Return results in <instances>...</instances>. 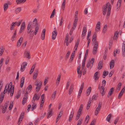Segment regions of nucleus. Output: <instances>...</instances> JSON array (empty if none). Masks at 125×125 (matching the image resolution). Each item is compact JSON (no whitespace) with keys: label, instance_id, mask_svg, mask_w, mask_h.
<instances>
[{"label":"nucleus","instance_id":"obj_21","mask_svg":"<svg viewBox=\"0 0 125 125\" xmlns=\"http://www.w3.org/2000/svg\"><path fill=\"white\" fill-rule=\"evenodd\" d=\"M73 84L71 85L70 86L69 91V94H71L73 92Z\"/></svg>","mask_w":125,"mask_h":125},{"label":"nucleus","instance_id":"obj_43","mask_svg":"<svg viewBox=\"0 0 125 125\" xmlns=\"http://www.w3.org/2000/svg\"><path fill=\"white\" fill-rule=\"evenodd\" d=\"M85 58H84L83 60V61L82 63V69H83L84 67L85 63Z\"/></svg>","mask_w":125,"mask_h":125},{"label":"nucleus","instance_id":"obj_55","mask_svg":"<svg viewBox=\"0 0 125 125\" xmlns=\"http://www.w3.org/2000/svg\"><path fill=\"white\" fill-rule=\"evenodd\" d=\"M13 105V102H11L10 103V106L9 107V109L10 110L12 108Z\"/></svg>","mask_w":125,"mask_h":125},{"label":"nucleus","instance_id":"obj_24","mask_svg":"<svg viewBox=\"0 0 125 125\" xmlns=\"http://www.w3.org/2000/svg\"><path fill=\"white\" fill-rule=\"evenodd\" d=\"M114 89L113 88H112L110 89L109 91V92L107 96L108 97H109L113 94L114 91Z\"/></svg>","mask_w":125,"mask_h":125},{"label":"nucleus","instance_id":"obj_20","mask_svg":"<svg viewBox=\"0 0 125 125\" xmlns=\"http://www.w3.org/2000/svg\"><path fill=\"white\" fill-rule=\"evenodd\" d=\"M16 33L17 31L16 30L14 31L13 34L11 38V39L12 41H13L15 39L16 37Z\"/></svg>","mask_w":125,"mask_h":125},{"label":"nucleus","instance_id":"obj_52","mask_svg":"<svg viewBox=\"0 0 125 125\" xmlns=\"http://www.w3.org/2000/svg\"><path fill=\"white\" fill-rule=\"evenodd\" d=\"M78 20H77V19H74L73 25V27H76V26L77 22L78 21Z\"/></svg>","mask_w":125,"mask_h":125},{"label":"nucleus","instance_id":"obj_5","mask_svg":"<svg viewBox=\"0 0 125 125\" xmlns=\"http://www.w3.org/2000/svg\"><path fill=\"white\" fill-rule=\"evenodd\" d=\"M94 46L93 48V54H95L97 52L98 48V43L96 42L95 44H94Z\"/></svg>","mask_w":125,"mask_h":125},{"label":"nucleus","instance_id":"obj_37","mask_svg":"<svg viewBox=\"0 0 125 125\" xmlns=\"http://www.w3.org/2000/svg\"><path fill=\"white\" fill-rule=\"evenodd\" d=\"M68 34H66V38L64 42H66V45L67 46H68L69 44V42L68 41Z\"/></svg>","mask_w":125,"mask_h":125},{"label":"nucleus","instance_id":"obj_1","mask_svg":"<svg viewBox=\"0 0 125 125\" xmlns=\"http://www.w3.org/2000/svg\"><path fill=\"white\" fill-rule=\"evenodd\" d=\"M14 87H12V83L10 82L9 84H6L5 87L3 92L4 94L7 92L8 94H9L10 92V96H12L14 92Z\"/></svg>","mask_w":125,"mask_h":125},{"label":"nucleus","instance_id":"obj_59","mask_svg":"<svg viewBox=\"0 0 125 125\" xmlns=\"http://www.w3.org/2000/svg\"><path fill=\"white\" fill-rule=\"evenodd\" d=\"M55 9H54L53 10V11H52V12L51 14V16L50 17V18H52L53 17L54 15L55 14Z\"/></svg>","mask_w":125,"mask_h":125},{"label":"nucleus","instance_id":"obj_60","mask_svg":"<svg viewBox=\"0 0 125 125\" xmlns=\"http://www.w3.org/2000/svg\"><path fill=\"white\" fill-rule=\"evenodd\" d=\"M48 78L47 77L45 78V79L44 82V85H45L47 83L48 80Z\"/></svg>","mask_w":125,"mask_h":125},{"label":"nucleus","instance_id":"obj_16","mask_svg":"<svg viewBox=\"0 0 125 125\" xmlns=\"http://www.w3.org/2000/svg\"><path fill=\"white\" fill-rule=\"evenodd\" d=\"M125 87H124L123 88V89H122V90L121 91V92L119 93V94L118 96V99H120L121 98V97L123 95V94L125 91Z\"/></svg>","mask_w":125,"mask_h":125},{"label":"nucleus","instance_id":"obj_25","mask_svg":"<svg viewBox=\"0 0 125 125\" xmlns=\"http://www.w3.org/2000/svg\"><path fill=\"white\" fill-rule=\"evenodd\" d=\"M121 2L122 0H118L117 4V8L116 9L117 11H118L119 9V7L121 5Z\"/></svg>","mask_w":125,"mask_h":125},{"label":"nucleus","instance_id":"obj_57","mask_svg":"<svg viewBox=\"0 0 125 125\" xmlns=\"http://www.w3.org/2000/svg\"><path fill=\"white\" fill-rule=\"evenodd\" d=\"M89 119V115H87L85 119V121H86V122L87 123L88 122Z\"/></svg>","mask_w":125,"mask_h":125},{"label":"nucleus","instance_id":"obj_39","mask_svg":"<svg viewBox=\"0 0 125 125\" xmlns=\"http://www.w3.org/2000/svg\"><path fill=\"white\" fill-rule=\"evenodd\" d=\"M61 77V75H59L56 80L57 82L56 84L57 85H58L59 83V82L60 79Z\"/></svg>","mask_w":125,"mask_h":125},{"label":"nucleus","instance_id":"obj_47","mask_svg":"<svg viewBox=\"0 0 125 125\" xmlns=\"http://www.w3.org/2000/svg\"><path fill=\"white\" fill-rule=\"evenodd\" d=\"M107 25H105L104 27L103 31V32L104 33H105L106 32L107 29Z\"/></svg>","mask_w":125,"mask_h":125},{"label":"nucleus","instance_id":"obj_46","mask_svg":"<svg viewBox=\"0 0 125 125\" xmlns=\"http://www.w3.org/2000/svg\"><path fill=\"white\" fill-rule=\"evenodd\" d=\"M21 10V7H19L16 9L15 10V12L17 14L19 13Z\"/></svg>","mask_w":125,"mask_h":125},{"label":"nucleus","instance_id":"obj_50","mask_svg":"<svg viewBox=\"0 0 125 125\" xmlns=\"http://www.w3.org/2000/svg\"><path fill=\"white\" fill-rule=\"evenodd\" d=\"M119 51L118 49H117L116 50H115L114 52V56H116V54H118L119 53Z\"/></svg>","mask_w":125,"mask_h":125},{"label":"nucleus","instance_id":"obj_15","mask_svg":"<svg viewBox=\"0 0 125 125\" xmlns=\"http://www.w3.org/2000/svg\"><path fill=\"white\" fill-rule=\"evenodd\" d=\"M25 22H23L22 23L21 25L20 31V32H21L22 31L24 30L25 27Z\"/></svg>","mask_w":125,"mask_h":125},{"label":"nucleus","instance_id":"obj_40","mask_svg":"<svg viewBox=\"0 0 125 125\" xmlns=\"http://www.w3.org/2000/svg\"><path fill=\"white\" fill-rule=\"evenodd\" d=\"M118 32L117 31H116L115 32L114 37V39H117L118 36Z\"/></svg>","mask_w":125,"mask_h":125},{"label":"nucleus","instance_id":"obj_41","mask_svg":"<svg viewBox=\"0 0 125 125\" xmlns=\"http://www.w3.org/2000/svg\"><path fill=\"white\" fill-rule=\"evenodd\" d=\"M66 0H63L62 5V9L64 10L65 9Z\"/></svg>","mask_w":125,"mask_h":125},{"label":"nucleus","instance_id":"obj_33","mask_svg":"<svg viewBox=\"0 0 125 125\" xmlns=\"http://www.w3.org/2000/svg\"><path fill=\"white\" fill-rule=\"evenodd\" d=\"M27 99V95L24 96V97L22 101V104L24 105L26 103Z\"/></svg>","mask_w":125,"mask_h":125},{"label":"nucleus","instance_id":"obj_34","mask_svg":"<svg viewBox=\"0 0 125 125\" xmlns=\"http://www.w3.org/2000/svg\"><path fill=\"white\" fill-rule=\"evenodd\" d=\"M36 65V64H34L33 65V66L32 67L30 73V74H31V73H32L33 72Z\"/></svg>","mask_w":125,"mask_h":125},{"label":"nucleus","instance_id":"obj_53","mask_svg":"<svg viewBox=\"0 0 125 125\" xmlns=\"http://www.w3.org/2000/svg\"><path fill=\"white\" fill-rule=\"evenodd\" d=\"M30 28V27L29 26H28V27H27V33L28 34L30 33L31 32V33H32L33 31V30L31 31V30H30V29H29Z\"/></svg>","mask_w":125,"mask_h":125},{"label":"nucleus","instance_id":"obj_29","mask_svg":"<svg viewBox=\"0 0 125 125\" xmlns=\"http://www.w3.org/2000/svg\"><path fill=\"white\" fill-rule=\"evenodd\" d=\"M45 31L46 30L45 29H43L42 30V36L41 37V39L42 40H43L44 39Z\"/></svg>","mask_w":125,"mask_h":125},{"label":"nucleus","instance_id":"obj_27","mask_svg":"<svg viewBox=\"0 0 125 125\" xmlns=\"http://www.w3.org/2000/svg\"><path fill=\"white\" fill-rule=\"evenodd\" d=\"M39 29V26L38 25H36L35 26V31L34 32V34L35 35H36L37 34Z\"/></svg>","mask_w":125,"mask_h":125},{"label":"nucleus","instance_id":"obj_14","mask_svg":"<svg viewBox=\"0 0 125 125\" xmlns=\"http://www.w3.org/2000/svg\"><path fill=\"white\" fill-rule=\"evenodd\" d=\"M5 50V47L3 46H1L0 47V56H1L3 54Z\"/></svg>","mask_w":125,"mask_h":125},{"label":"nucleus","instance_id":"obj_12","mask_svg":"<svg viewBox=\"0 0 125 125\" xmlns=\"http://www.w3.org/2000/svg\"><path fill=\"white\" fill-rule=\"evenodd\" d=\"M23 39V37H21L18 41L17 44V46L18 47H19L20 46Z\"/></svg>","mask_w":125,"mask_h":125},{"label":"nucleus","instance_id":"obj_8","mask_svg":"<svg viewBox=\"0 0 125 125\" xmlns=\"http://www.w3.org/2000/svg\"><path fill=\"white\" fill-rule=\"evenodd\" d=\"M101 104L99 103L97 107L96 108L95 112V115L96 116L98 115V113L100 110L101 107Z\"/></svg>","mask_w":125,"mask_h":125},{"label":"nucleus","instance_id":"obj_35","mask_svg":"<svg viewBox=\"0 0 125 125\" xmlns=\"http://www.w3.org/2000/svg\"><path fill=\"white\" fill-rule=\"evenodd\" d=\"M31 22H30L29 23V24L28 25L27 27H28L29 26L30 28V30H31V31H32L33 29L34 28V26L33 25H31Z\"/></svg>","mask_w":125,"mask_h":125},{"label":"nucleus","instance_id":"obj_32","mask_svg":"<svg viewBox=\"0 0 125 125\" xmlns=\"http://www.w3.org/2000/svg\"><path fill=\"white\" fill-rule=\"evenodd\" d=\"M91 90V87H89L87 90L86 92V95L88 96L90 94Z\"/></svg>","mask_w":125,"mask_h":125},{"label":"nucleus","instance_id":"obj_3","mask_svg":"<svg viewBox=\"0 0 125 125\" xmlns=\"http://www.w3.org/2000/svg\"><path fill=\"white\" fill-rule=\"evenodd\" d=\"M42 82L40 81L39 82H36L35 84V85L36 86L35 91L36 92H38L40 90L42 86Z\"/></svg>","mask_w":125,"mask_h":125},{"label":"nucleus","instance_id":"obj_17","mask_svg":"<svg viewBox=\"0 0 125 125\" xmlns=\"http://www.w3.org/2000/svg\"><path fill=\"white\" fill-rule=\"evenodd\" d=\"M38 73V69L36 70L34 73L33 76V79L34 80H35L37 76Z\"/></svg>","mask_w":125,"mask_h":125},{"label":"nucleus","instance_id":"obj_9","mask_svg":"<svg viewBox=\"0 0 125 125\" xmlns=\"http://www.w3.org/2000/svg\"><path fill=\"white\" fill-rule=\"evenodd\" d=\"M100 21H98L96 24V27L95 31L96 32H97L99 31L100 29Z\"/></svg>","mask_w":125,"mask_h":125},{"label":"nucleus","instance_id":"obj_62","mask_svg":"<svg viewBox=\"0 0 125 125\" xmlns=\"http://www.w3.org/2000/svg\"><path fill=\"white\" fill-rule=\"evenodd\" d=\"M96 122V120L95 119H94L91 122L90 125H95Z\"/></svg>","mask_w":125,"mask_h":125},{"label":"nucleus","instance_id":"obj_49","mask_svg":"<svg viewBox=\"0 0 125 125\" xmlns=\"http://www.w3.org/2000/svg\"><path fill=\"white\" fill-rule=\"evenodd\" d=\"M22 21V20H20L18 22H14L15 24L16 25H17L18 26H19L21 23V22Z\"/></svg>","mask_w":125,"mask_h":125},{"label":"nucleus","instance_id":"obj_64","mask_svg":"<svg viewBox=\"0 0 125 125\" xmlns=\"http://www.w3.org/2000/svg\"><path fill=\"white\" fill-rule=\"evenodd\" d=\"M108 71H104L103 73V75L104 76H106L108 74Z\"/></svg>","mask_w":125,"mask_h":125},{"label":"nucleus","instance_id":"obj_4","mask_svg":"<svg viewBox=\"0 0 125 125\" xmlns=\"http://www.w3.org/2000/svg\"><path fill=\"white\" fill-rule=\"evenodd\" d=\"M94 60V58H92L90 61L88 62L86 65L87 68H89L90 69H91L93 65Z\"/></svg>","mask_w":125,"mask_h":125},{"label":"nucleus","instance_id":"obj_19","mask_svg":"<svg viewBox=\"0 0 125 125\" xmlns=\"http://www.w3.org/2000/svg\"><path fill=\"white\" fill-rule=\"evenodd\" d=\"M57 32L56 31H54L52 32V39L55 40V39L57 35Z\"/></svg>","mask_w":125,"mask_h":125},{"label":"nucleus","instance_id":"obj_6","mask_svg":"<svg viewBox=\"0 0 125 125\" xmlns=\"http://www.w3.org/2000/svg\"><path fill=\"white\" fill-rule=\"evenodd\" d=\"M87 30V27L86 26H85L83 28L82 34V37L83 39L85 37L86 34Z\"/></svg>","mask_w":125,"mask_h":125},{"label":"nucleus","instance_id":"obj_13","mask_svg":"<svg viewBox=\"0 0 125 125\" xmlns=\"http://www.w3.org/2000/svg\"><path fill=\"white\" fill-rule=\"evenodd\" d=\"M8 105V103H6L4 105L2 110L3 113H4L6 111Z\"/></svg>","mask_w":125,"mask_h":125},{"label":"nucleus","instance_id":"obj_58","mask_svg":"<svg viewBox=\"0 0 125 125\" xmlns=\"http://www.w3.org/2000/svg\"><path fill=\"white\" fill-rule=\"evenodd\" d=\"M73 114H72V113H71V114L70 115L69 118V122L71 121V120L73 118Z\"/></svg>","mask_w":125,"mask_h":125},{"label":"nucleus","instance_id":"obj_26","mask_svg":"<svg viewBox=\"0 0 125 125\" xmlns=\"http://www.w3.org/2000/svg\"><path fill=\"white\" fill-rule=\"evenodd\" d=\"M62 111H61L58 115V117L56 120V122L57 123L59 120L60 118L62 116Z\"/></svg>","mask_w":125,"mask_h":125},{"label":"nucleus","instance_id":"obj_10","mask_svg":"<svg viewBox=\"0 0 125 125\" xmlns=\"http://www.w3.org/2000/svg\"><path fill=\"white\" fill-rule=\"evenodd\" d=\"M24 56L25 57L30 59L31 57L30 54V52L28 51H25L24 53Z\"/></svg>","mask_w":125,"mask_h":125},{"label":"nucleus","instance_id":"obj_51","mask_svg":"<svg viewBox=\"0 0 125 125\" xmlns=\"http://www.w3.org/2000/svg\"><path fill=\"white\" fill-rule=\"evenodd\" d=\"M32 88V86L31 85H30L27 88L26 90H27L28 91L30 92L31 90V89Z\"/></svg>","mask_w":125,"mask_h":125},{"label":"nucleus","instance_id":"obj_36","mask_svg":"<svg viewBox=\"0 0 125 125\" xmlns=\"http://www.w3.org/2000/svg\"><path fill=\"white\" fill-rule=\"evenodd\" d=\"M24 80V77H23L21 78V83H20V87L22 88L23 85Z\"/></svg>","mask_w":125,"mask_h":125},{"label":"nucleus","instance_id":"obj_18","mask_svg":"<svg viewBox=\"0 0 125 125\" xmlns=\"http://www.w3.org/2000/svg\"><path fill=\"white\" fill-rule=\"evenodd\" d=\"M96 34L95 33H94L93 35L92 40V42H93L94 44H95L96 42H97L98 43V42L96 40Z\"/></svg>","mask_w":125,"mask_h":125},{"label":"nucleus","instance_id":"obj_63","mask_svg":"<svg viewBox=\"0 0 125 125\" xmlns=\"http://www.w3.org/2000/svg\"><path fill=\"white\" fill-rule=\"evenodd\" d=\"M106 83V81L105 80H103L102 82V86L104 87Z\"/></svg>","mask_w":125,"mask_h":125},{"label":"nucleus","instance_id":"obj_42","mask_svg":"<svg viewBox=\"0 0 125 125\" xmlns=\"http://www.w3.org/2000/svg\"><path fill=\"white\" fill-rule=\"evenodd\" d=\"M8 7V4L5 3L4 4V11H6Z\"/></svg>","mask_w":125,"mask_h":125},{"label":"nucleus","instance_id":"obj_11","mask_svg":"<svg viewBox=\"0 0 125 125\" xmlns=\"http://www.w3.org/2000/svg\"><path fill=\"white\" fill-rule=\"evenodd\" d=\"M122 55L123 57L125 56V42L123 43L122 49Z\"/></svg>","mask_w":125,"mask_h":125},{"label":"nucleus","instance_id":"obj_7","mask_svg":"<svg viewBox=\"0 0 125 125\" xmlns=\"http://www.w3.org/2000/svg\"><path fill=\"white\" fill-rule=\"evenodd\" d=\"M83 104H82L80 105L77 113L76 117L79 118L80 117L81 112L83 110Z\"/></svg>","mask_w":125,"mask_h":125},{"label":"nucleus","instance_id":"obj_2","mask_svg":"<svg viewBox=\"0 0 125 125\" xmlns=\"http://www.w3.org/2000/svg\"><path fill=\"white\" fill-rule=\"evenodd\" d=\"M108 8V10L107 14V16H109L110 15L111 8V5L109 2H107L105 6H104L103 7V15H104L106 14Z\"/></svg>","mask_w":125,"mask_h":125},{"label":"nucleus","instance_id":"obj_23","mask_svg":"<svg viewBox=\"0 0 125 125\" xmlns=\"http://www.w3.org/2000/svg\"><path fill=\"white\" fill-rule=\"evenodd\" d=\"M39 96H37V94H35L33 99L32 101V103L34 102L36 99L37 100H38L39 99Z\"/></svg>","mask_w":125,"mask_h":125},{"label":"nucleus","instance_id":"obj_45","mask_svg":"<svg viewBox=\"0 0 125 125\" xmlns=\"http://www.w3.org/2000/svg\"><path fill=\"white\" fill-rule=\"evenodd\" d=\"M56 91H55L52 94V97H51V99L52 100H54L55 97V96L56 94Z\"/></svg>","mask_w":125,"mask_h":125},{"label":"nucleus","instance_id":"obj_56","mask_svg":"<svg viewBox=\"0 0 125 125\" xmlns=\"http://www.w3.org/2000/svg\"><path fill=\"white\" fill-rule=\"evenodd\" d=\"M4 60V58H2L1 59L0 61V68H1V67L2 66V65Z\"/></svg>","mask_w":125,"mask_h":125},{"label":"nucleus","instance_id":"obj_30","mask_svg":"<svg viewBox=\"0 0 125 125\" xmlns=\"http://www.w3.org/2000/svg\"><path fill=\"white\" fill-rule=\"evenodd\" d=\"M98 72H96L94 74L93 78L95 80H97L98 79L99 77L98 76Z\"/></svg>","mask_w":125,"mask_h":125},{"label":"nucleus","instance_id":"obj_28","mask_svg":"<svg viewBox=\"0 0 125 125\" xmlns=\"http://www.w3.org/2000/svg\"><path fill=\"white\" fill-rule=\"evenodd\" d=\"M100 92L101 94H102V96H103L104 95L105 92H104V87H101V88L100 89Z\"/></svg>","mask_w":125,"mask_h":125},{"label":"nucleus","instance_id":"obj_22","mask_svg":"<svg viewBox=\"0 0 125 125\" xmlns=\"http://www.w3.org/2000/svg\"><path fill=\"white\" fill-rule=\"evenodd\" d=\"M115 65V62L113 60H112L110 61V66L111 69L113 68Z\"/></svg>","mask_w":125,"mask_h":125},{"label":"nucleus","instance_id":"obj_38","mask_svg":"<svg viewBox=\"0 0 125 125\" xmlns=\"http://www.w3.org/2000/svg\"><path fill=\"white\" fill-rule=\"evenodd\" d=\"M47 118H49L52 115V110L51 109L48 112L47 114Z\"/></svg>","mask_w":125,"mask_h":125},{"label":"nucleus","instance_id":"obj_31","mask_svg":"<svg viewBox=\"0 0 125 125\" xmlns=\"http://www.w3.org/2000/svg\"><path fill=\"white\" fill-rule=\"evenodd\" d=\"M103 62L102 61H100L98 63V68L99 70L101 69L102 67Z\"/></svg>","mask_w":125,"mask_h":125},{"label":"nucleus","instance_id":"obj_61","mask_svg":"<svg viewBox=\"0 0 125 125\" xmlns=\"http://www.w3.org/2000/svg\"><path fill=\"white\" fill-rule=\"evenodd\" d=\"M78 14V11H77L75 12V16H74V18L75 19H77L78 20V18L77 17Z\"/></svg>","mask_w":125,"mask_h":125},{"label":"nucleus","instance_id":"obj_54","mask_svg":"<svg viewBox=\"0 0 125 125\" xmlns=\"http://www.w3.org/2000/svg\"><path fill=\"white\" fill-rule=\"evenodd\" d=\"M91 102L90 101L88 102V103L86 107V109L87 110H88L89 109L91 105Z\"/></svg>","mask_w":125,"mask_h":125},{"label":"nucleus","instance_id":"obj_48","mask_svg":"<svg viewBox=\"0 0 125 125\" xmlns=\"http://www.w3.org/2000/svg\"><path fill=\"white\" fill-rule=\"evenodd\" d=\"M32 103L33 104L32 106V108H31V109H32V111L35 109L36 107V104L34 102Z\"/></svg>","mask_w":125,"mask_h":125},{"label":"nucleus","instance_id":"obj_44","mask_svg":"<svg viewBox=\"0 0 125 125\" xmlns=\"http://www.w3.org/2000/svg\"><path fill=\"white\" fill-rule=\"evenodd\" d=\"M112 114H109L107 116L106 120L109 122H110V119L111 118Z\"/></svg>","mask_w":125,"mask_h":125}]
</instances>
